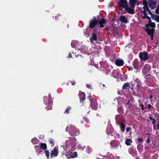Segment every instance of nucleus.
Listing matches in <instances>:
<instances>
[{"instance_id":"nucleus-1","label":"nucleus","mask_w":159,"mask_h":159,"mask_svg":"<svg viewBox=\"0 0 159 159\" xmlns=\"http://www.w3.org/2000/svg\"><path fill=\"white\" fill-rule=\"evenodd\" d=\"M119 5L121 9L125 8L128 6L127 2L125 0H120L119 3Z\"/></svg>"},{"instance_id":"nucleus-2","label":"nucleus","mask_w":159,"mask_h":159,"mask_svg":"<svg viewBox=\"0 0 159 159\" xmlns=\"http://www.w3.org/2000/svg\"><path fill=\"white\" fill-rule=\"evenodd\" d=\"M98 22L96 18H94L90 21L89 27L91 29L93 28L97 25Z\"/></svg>"},{"instance_id":"nucleus-3","label":"nucleus","mask_w":159,"mask_h":159,"mask_svg":"<svg viewBox=\"0 0 159 159\" xmlns=\"http://www.w3.org/2000/svg\"><path fill=\"white\" fill-rule=\"evenodd\" d=\"M141 59L143 61H146L148 58V54L146 52L141 53L139 55Z\"/></svg>"},{"instance_id":"nucleus-4","label":"nucleus","mask_w":159,"mask_h":159,"mask_svg":"<svg viewBox=\"0 0 159 159\" xmlns=\"http://www.w3.org/2000/svg\"><path fill=\"white\" fill-rule=\"evenodd\" d=\"M153 0H149L148 2V5L149 7L152 9H154L156 7V2L153 1Z\"/></svg>"},{"instance_id":"nucleus-5","label":"nucleus","mask_w":159,"mask_h":159,"mask_svg":"<svg viewBox=\"0 0 159 159\" xmlns=\"http://www.w3.org/2000/svg\"><path fill=\"white\" fill-rule=\"evenodd\" d=\"M58 154V150L57 148L55 147L54 149L52 150L51 153V157L56 156Z\"/></svg>"},{"instance_id":"nucleus-6","label":"nucleus","mask_w":159,"mask_h":159,"mask_svg":"<svg viewBox=\"0 0 159 159\" xmlns=\"http://www.w3.org/2000/svg\"><path fill=\"white\" fill-rule=\"evenodd\" d=\"M115 63L117 66H120L123 65L124 62L122 60L118 59L115 61Z\"/></svg>"},{"instance_id":"nucleus-7","label":"nucleus","mask_w":159,"mask_h":159,"mask_svg":"<svg viewBox=\"0 0 159 159\" xmlns=\"http://www.w3.org/2000/svg\"><path fill=\"white\" fill-rule=\"evenodd\" d=\"M120 20L121 22L124 23H127L128 22L126 17L124 16H121L120 17Z\"/></svg>"},{"instance_id":"nucleus-8","label":"nucleus","mask_w":159,"mask_h":159,"mask_svg":"<svg viewBox=\"0 0 159 159\" xmlns=\"http://www.w3.org/2000/svg\"><path fill=\"white\" fill-rule=\"evenodd\" d=\"M125 9V10L129 13L133 14L134 13V10L131 9L130 7H129L128 6Z\"/></svg>"},{"instance_id":"nucleus-9","label":"nucleus","mask_w":159,"mask_h":159,"mask_svg":"<svg viewBox=\"0 0 159 159\" xmlns=\"http://www.w3.org/2000/svg\"><path fill=\"white\" fill-rule=\"evenodd\" d=\"M143 5L144 7H143V9H146L150 14H152V13L150 12L148 6V3L147 1H145V2H143Z\"/></svg>"},{"instance_id":"nucleus-10","label":"nucleus","mask_w":159,"mask_h":159,"mask_svg":"<svg viewBox=\"0 0 159 159\" xmlns=\"http://www.w3.org/2000/svg\"><path fill=\"white\" fill-rule=\"evenodd\" d=\"M98 22L100 25L101 28H102L104 27L103 25L104 24H106V22L104 18H103L100 21H99Z\"/></svg>"},{"instance_id":"nucleus-11","label":"nucleus","mask_w":159,"mask_h":159,"mask_svg":"<svg viewBox=\"0 0 159 159\" xmlns=\"http://www.w3.org/2000/svg\"><path fill=\"white\" fill-rule=\"evenodd\" d=\"M154 29H148L147 30V32L148 33V34L151 36L153 35L154 32Z\"/></svg>"},{"instance_id":"nucleus-12","label":"nucleus","mask_w":159,"mask_h":159,"mask_svg":"<svg viewBox=\"0 0 159 159\" xmlns=\"http://www.w3.org/2000/svg\"><path fill=\"white\" fill-rule=\"evenodd\" d=\"M40 147L41 149L43 150H45L47 148L46 144L44 143H40Z\"/></svg>"},{"instance_id":"nucleus-13","label":"nucleus","mask_w":159,"mask_h":159,"mask_svg":"<svg viewBox=\"0 0 159 159\" xmlns=\"http://www.w3.org/2000/svg\"><path fill=\"white\" fill-rule=\"evenodd\" d=\"M143 10H141V12H143V15H142V17L143 18H145L147 17V13H146V11H148L146 9H143Z\"/></svg>"},{"instance_id":"nucleus-14","label":"nucleus","mask_w":159,"mask_h":159,"mask_svg":"<svg viewBox=\"0 0 159 159\" xmlns=\"http://www.w3.org/2000/svg\"><path fill=\"white\" fill-rule=\"evenodd\" d=\"M132 142V141L130 139H127L125 141V144L127 146H129L131 145V143Z\"/></svg>"},{"instance_id":"nucleus-15","label":"nucleus","mask_w":159,"mask_h":159,"mask_svg":"<svg viewBox=\"0 0 159 159\" xmlns=\"http://www.w3.org/2000/svg\"><path fill=\"white\" fill-rule=\"evenodd\" d=\"M93 39L94 40H96L97 39V36L95 34H92V37L90 38V40L92 41V39Z\"/></svg>"},{"instance_id":"nucleus-16","label":"nucleus","mask_w":159,"mask_h":159,"mask_svg":"<svg viewBox=\"0 0 159 159\" xmlns=\"http://www.w3.org/2000/svg\"><path fill=\"white\" fill-rule=\"evenodd\" d=\"M136 2V0H130L129 1L131 5L133 7L134 6Z\"/></svg>"},{"instance_id":"nucleus-17","label":"nucleus","mask_w":159,"mask_h":159,"mask_svg":"<svg viewBox=\"0 0 159 159\" xmlns=\"http://www.w3.org/2000/svg\"><path fill=\"white\" fill-rule=\"evenodd\" d=\"M85 95L84 93H82L80 95V98L81 100L85 99Z\"/></svg>"},{"instance_id":"nucleus-18","label":"nucleus","mask_w":159,"mask_h":159,"mask_svg":"<svg viewBox=\"0 0 159 159\" xmlns=\"http://www.w3.org/2000/svg\"><path fill=\"white\" fill-rule=\"evenodd\" d=\"M120 128L122 131H124L125 129V126L124 124L122 123L121 124Z\"/></svg>"},{"instance_id":"nucleus-19","label":"nucleus","mask_w":159,"mask_h":159,"mask_svg":"<svg viewBox=\"0 0 159 159\" xmlns=\"http://www.w3.org/2000/svg\"><path fill=\"white\" fill-rule=\"evenodd\" d=\"M129 85V84L128 83L125 84L123 86V89H126L127 87H128Z\"/></svg>"},{"instance_id":"nucleus-20","label":"nucleus","mask_w":159,"mask_h":159,"mask_svg":"<svg viewBox=\"0 0 159 159\" xmlns=\"http://www.w3.org/2000/svg\"><path fill=\"white\" fill-rule=\"evenodd\" d=\"M149 119L151 120H152L153 121L152 123L153 124V125H154V124H155V122H156L155 119L154 118H152V117L151 116H150L149 117Z\"/></svg>"},{"instance_id":"nucleus-21","label":"nucleus","mask_w":159,"mask_h":159,"mask_svg":"<svg viewBox=\"0 0 159 159\" xmlns=\"http://www.w3.org/2000/svg\"><path fill=\"white\" fill-rule=\"evenodd\" d=\"M45 153L46 154V156L48 158L49 154V151L47 150H45Z\"/></svg>"},{"instance_id":"nucleus-22","label":"nucleus","mask_w":159,"mask_h":159,"mask_svg":"<svg viewBox=\"0 0 159 159\" xmlns=\"http://www.w3.org/2000/svg\"><path fill=\"white\" fill-rule=\"evenodd\" d=\"M150 24V26L152 28H154L155 27V24L154 23H149Z\"/></svg>"},{"instance_id":"nucleus-23","label":"nucleus","mask_w":159,"mask_h":159,"mask_svg":"<svg viewBox=\"0 0 159 159\" xmlns=\"http://www.w3.org/2000/svg\"><path fill=\"white\" fill-rule=\"evenodd\" d=\"M155 11L157 13L159 14V4L158 5L157 8L156 9Z\"/></svg>"},{"instance_id":"nucleus-24","label":"nucleus","mask_w":159,"mask_h":159,"mask_svg":"<svg viewBox=\"0 0 159 159\" xmlns=\"http://www.w3.org/2000/svg\"><path fill=\"white\" fill-rule=\"evenodd\" d=\"M138 141L139 142H142L143 141V139L139 138L137 139Z\"/></svg>"},{"instance_id":"nucleus-25","label":"nucleus","mask_w":159,"mask_h":159,"mask_svg":"<svg viewBox=\"0 0 159 159\" xmlns=\"http://www.w3.org/2000/svg\"><path fill=\"white\" fill-rule=\"evenodd\" d=\"M147 18L148 20V23H150L151 22V20L150 17L148 16L147 15V17H146Z\"/></svg>"},{"instance_id":"nucleus-26","label":"nucleus","mask_w":159,"mask_h":159,"mask_svg":"<svg viewBox=\"0 0 159 159\" xmlns=\"http://www.w3.org/2000/svg\"><path fill=\"white\" fill-rule=\"evenodd\" d=\"M146 142L148 143H149L150 142V140L149 138H148L147 139Z\"/></svg>"},{"instance_id":"nucleus-27","label":"nucleus","mask_w":159,"mask_h":159,"mask_svg":"<svg viewBox=\"0 0 159 159\" xmlns=\"http://www.w3.org/2000/svg\"><path fill=\"white\" fill-rule=\"evenodd\" d=\"M70 108H67V109H66V111L68 113L69 112V111L70 109Z\"/></svg>"},{"instance_id":"nucleus-28","label":"nucleus","mask_w":159,"mask_h":159,"mask_svg":"<svg viewBox=\"0 0 159 159\" xmlns=\"http://www.w3.org/2000/svg\"><path fill=\"white\" fill-rule=\"evenodd\" d=\"M130 130V128L129 127H127L126 129V130L127 131H129Z\"/></svg>"},{"instance_id":"nucleus-29","label":"nucleus","mask_w":159,"mask_h":159,"mask_svg":"<svg viewBox=\"0 0 159 159\" xmlns=\"http://www.w3.org/2000/svg\"><path fill=\"white\" fill-rule=\"evenodd\" d=\"M50 143H54V142L53 141V140L51 139V140H50Z\"/></svg>"},{"instance_id":"nucleus-30","label":"nucleus","mask_w":159,"mask_h":159,"mask_svg":"<svg viewBox=\"0 0 159 159\" xmlns=\"http://www.w3.org/2000/svg\"><path fill=\"white\" fill-rule=\"evenodd\" d=\"M151 107H152V106L150 104H148V108H150Z\"/></svg>"},{"instance_id":"nucleus-31","label":"nucleus","mask_w":159,"mask_h":159,"mask_svg":"<svg viewBox=\"0 0 159 159\" xmlns=\"http://www.w3.org/2000/svg\"><path fill=\"white\" fill-rule=\"evenodd\" d=\"M141 108L142 110H143L144 109L143 106V105H141Z\"/></svg>"},{"instance_id":"nucleus-32","label":"nucleus","mask_w":159,"mask_h":159,"mask_svg":"<svg viewBox=\"0 0 159 159\" xmlns=\"http://www.w3.org/2000/svg\"><path fill=\"white\" fill-rule=\"evenodd\" d=\"M153 98V96L152 95H150V98L152 99Z\"/></svg>"},{"instance_id":"nucleus-33","label":"nucleus","mask_w":159,"mask_h":159,"mask_svg":"<svg viewBox=\"0 0 159 159\" xmlns=\"http://www.w3.org/2000/svg\"><path fill=\"white\" fill-rule=\"evenodd\" d=\"M75 84V82H71V84L73 85H74Z\"/></svg>"},{"instance_id":"nucleus-34","label":"nucleus","mask_w":159,"mask_h":159,"mask_svg":"<svg viewBox=\"0 0 159 159\" xmlns=\"http://www.w3.org/2000/svg\"><path fill=\"white\" fill-rule=\"evenodd\" d=\"M153 129H156V127H155V124H154V125H153Z\"/></svg>"},{"instance_id":"nucleus-35","label":"nucleus","mask_w":159,"mask_h":159,"mask_svg":"<svg viewBox=\"0 0 159 159\" xmlns=\"http://www.w3.org/2000/svg\"><path fill=\"white\" fill-rule=\"evenodd\" d=\"M69 57H71V54L70 53L69 54Z\"/></svg>"},{"instance_id":"nucleus-36","label":"nucleus","mask_w":159,"mask_h":159,"mask_svg":"<svg viewBox=\"0 0 159 159\" xmlns=\"http://www.w3.org/2000/svg\"><path fill=\"white\" fill-rule=\"evenodd\" d=\"M151 36V39L152 40L153 38V35H152Z\"/></svg>"},{"instance_id":"nucleus-37","label":"nucleus","mask_w":159,"mask_h":159,"mask_svg":"<svg viewBox=\"0 0 159 159\" xmlns=\"http://www.w3.org/2000/svg\"><path fill=\"white\" fill-rule=\"evenodd\" d=\"M157 128L158 129H159V123L157 125Z\"/></svg>"},{"instance_id":"nucleus-38","label":"nucleus","mask_w":159,"mask_h":159,"mask_svg":"<svg viewBox=\"0 0 159 159\" xmlns=\"http://www.w3.org/2000/svg\"><path fill=\"white\" fill-rule=\"evenodd\" d=\"M72 128L73 129H75V128L74 127H73Z\"/></svg>"},{"instance_id":"nucleus-39","label":"nucleus","mask_w":159,"mask_h":159,"mask_svg":"<svg viewBox=\"0 0 159 159\" xmlns=\"http://www.w3.org/2000/svg\"><path fill=\"white\" fill-rule=\"evenodd\" d=\"M70 157L71 158H73L74 157L72 155H71V156H70Z\"/></svg>"},{"instance_id":"nucleus-40","label":"nucleus","mask_w":159,"mask_h":159,"mask_svg":"<svg viewBox=\"0 0 159 159\" xmlns=\"http://www.w3.org/2000/svg\"><path fill=\"white\" fill-rule=\"evenodd\" d=\"M74 153H75L76 154V155H77V153H76V152H74Z\"/></svg>"},{"instance_id":"nucleus-41","label":"nucleus","mask_w":159,"mask_h":159,"mask_svg":"<svg viewBox=\"0 0 159 159\" xmlns=\"http://www.w3.org/2000/svg\"><path fill=\"white\" fill-rule=\"evenodd\" d=\"M145 1H146V0H143V2H145Z\"/></svg>"},{"instance_id":"nucleus-42","label":"nucleus","mask_w":159,"mask_h":159,"mask_svg":"<svg viewBox=\"0 0 159 159\" xmlns=\"http://www.w3.org/2000/svg\"><path fill=\"white\" fill-rule=\"evenodd\" d=\"M87 86L89 87V86H90V85H87Z\"/></svg>"},{"instance_id":"nucleus-43","label":"nucleus","mask_w":159,"mask_h":159,"mask_svg":"<svg viewBox=\"0 0 159 159\" xmlns=\"http://www.w3.org/2000/svg\"><path fill=\"white\" fill-rule=\"evenodd\" d=\"M71 132L73 133V134H74V133H73V131H71Z\"/></svg>"},{"instance_id":"nucleus-44","label":"nucleus","mask_w":159,"mask_h":159,"mask_svg":"<svg viewBox=\"0 0 159 159\" xmlns=\"http://www.w3.org/2000/svg\"><path fill=\"white\" fill-rule=\"evenodd\" d=\"M115 20V19H112V20Z\"/></svg>"},{"instance_id":"nucleus-45","label":"nucleus","mask_w":159,"mask_h":159,"mask_svg":"<svg viewBox=\"0 0 159 159\" xmlns=\"http://www.w3.org/2000/svg\"><path fill=\"white\" fill-rule=\"evenodd\" d=\"M147 134H149V133H147Z\"/></svg>"}]
</instances>
